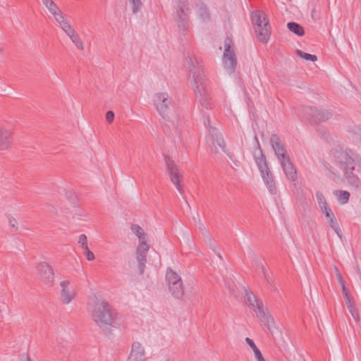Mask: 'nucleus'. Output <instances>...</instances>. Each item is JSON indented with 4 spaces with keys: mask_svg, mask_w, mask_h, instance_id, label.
<instances>
[{
    "mask_svg": "<svg viewBox=\"0 0 361 361\" xmlns=\"http://www.w3.org/2000/svg\"><path fill=\"white\" fill-rule=\"evenodd\" d=\"M354 150L333 149L330 152V159L332 164L343 172V176L348 184L357 187L360 178L354 173L353 167Z\"/></svg>",
    "mask_w": 361,
    "mask_h": 361,
    "instance_id": "1",
    "label": "nucleus"
},
{
    "mask_svg": "<svg viewBox=\"0 0 361 361\" xmlns=\"http://www.w3.org/2000/svg\"><path fill=\"white\" fill-rule=\"evenodd\" d=\"M190 78L195 97L201 106L205 110L211 109L212 103L210 101V92L202 67L198 64L197 66L192 64Z\"/></svg>",
    "mask_w": 361,
    "mask_h": 361,
    "instance_id": "2",
    "label": "nucleus"
},
{
    "mask_svg": "<svg viewBox=\"0 0 361 361\" xmlns=\"http://www.w3.org/2000/svg\"><path fill=\"white\" fill-rule=\"evenodd\" d=\"M91 317L106 334L110 333V327L114 323V316L113 310L107 302L97 300L91 310Z\"/></svg>",
    "mask_w": 361,
    "mask_h": 361,
    "instance_id": "3",
    "label": "nucleus"
},
{
    "mask_svg": "<svg viewBox=\"0 0 361 361\" xmlns=\"http://www.w3.org/2000/svg\"><path fill=\"white\" fill-rule=\"evenodd\" d=\"M255 140L257 146V150L254 152L256 164L269 192L272 195H274L276 193V187L274 180V176L268 167L266 157L262 152L257 136H255Z\"/></svg>",
    "mask_w": 361,
    "mask_h": 361,
    "instance_id": "4",
    "label": "nucleus"
},
{
    "mask_svg": "<svg viewBox=\"0 0 361 361\" xmlns=\"http://www.w3.org/2000/svg\"><path fill=\"white\" fill-rule=\"evenodd\" d=\"M131 230L139 239V244L136 250V259L137 262L139 274L142 275L145 273L147 254L149 249V245L147 243L146 233L139 225L133 224L131 226Z\"/></svg>",
    "mask_w": 361,
    "mask_h": 361,
    "instance_id": "5",
    "label": "nucleus"
},
{
    "mask_svg": "<svg viewBox=\"0 0 361 361\" xmlns=\"http://www.w3.org/2000/svg\"><path fill=\"white\" fill-rule=\"evenodd\" d=\"M245 291L246 305L252 308L257 316L264 323L269 330L271 331L274 326V319L269 314L268 310L264 307V305L251 291Z\"/></svg>",
    "mask_w": 361,
    "mask_h": 361,
    "instance_id": "6",
    "label": "nucleus"
},
{
    "mask_svg": "<svg viewBox=\"0 0 361 361\" xmlns=\"http://www.w3.org/2000/svg\"><path fill=\"white\" fill-rule=\"evenodd\" d=\"M251 18L258 39L262 43L267 42L270 36L271 27L265 13L260 11H255L252 13Z\"/></svg>",
    "mask_w": 361,
    "mask_h": 361,
    "instance_id": "7",
    "label": "nucleus"
},
{
    "mask_svg": "<svg viewBox=\"0 0 361 361\" xmlns=\"http://www.w3.org/2000/svg\"><path fill=\"white\" fill-rule=\"evenodd\" d=\"M223 64L224 68L229 74H232L235 72L237 66V59L233 42L229 37H226L224 39Z\"/></svg>",
    "mask_w": 361,
    "mask_h": 361,
    "instance_id": "8",
    "label": "nucleus"
},
{
    "mask_svg": "<svg viewBox=\"0 0 361 361\" xmlns=\"http://www.w3.org/2000/svg\"><path fill=\"white\" fill-rule=\"evenodd\" d=\"M153 104L156 110L159 113L177 111L176 104L166 92L155 94L153 97Z\"/></svg>",
    "mask_w": 361,
    "mask_h": 361,
    "instance_id": "9",
    "label": "nucleus"
},
{
    "mask_svg": "<svg viewBox=\"0 0 361 361\" xmlns=\"http://www.w3.org/2000/svg\"><path fill=\"white\" fill-rule=\"evenodd\" d=\"M165 164L166 170L170 180L173 184L176 187L178 191L182 195L184 192L183 188L180 184L181 175L179 172V169L174 161L169 156H164Z\"/></svg>",
    "mask_w": 361,
    "mask_h": 361,
    "instance_id": "10",
    "label": "nucleus"
},
{
    "mask_svg": "<svg viewBox=\"0 0 361 361\" xmlns=\"http://www.w3.org/2000/svg\"><path fill=\"white\" fill-rule=\"evenodd\" d=\"M188 12V4H186L185 1L183 3V5L178 6L174 16V20L180 32H185L189 28Z\"/></svg>",
    "mask_w": 361,
    "mask_h": 361,
    "instance_id": "11",
    "label": "nucleus"
},
{
    "mask_svg": "<svg viewBox=\"0 0 361 361\" xmlns=\"http://www.w3.org/2000/svg\"><path fill=\"white\" fill-rule=\"evenodd\" d=\"M37 276L40 280L48 286H52L54 281V274L52 267L47 262H40L37 266Z\"/></svg>",
    "mask_w": 361,
    "mask_h": 361,
    "instance_id": "12",
    "label": "nucleus"
},
{
    "mask_svg": "<svg viewBox=\"0 0 361 361\" xmlns=\"http://www.w3.org/2000/svg\"><path fill=\"white\" fill-rule=\"evenodd\" d=\"M127 361H147L144 347L137 341L132 343L131 351Z\"/></svg>",
    "mask_w": 361,
    "mask_h": 361,
    "instance_id": "13",
    "label": "nucleus"
},
{
    "mask_svg": "<svg viewBox=\"0 0 361 361\" xmlns=\"http://www.w3.org/2000/svg\"><path fill=\"white\" fill-rule=\"evenodd\" d=\"M11 129L0 126V150L8 149L13 142Z\"/></svg>",
    "mask_w": 361,
    "mask_h": 361,
    "instance_id": "14",
    "label": "nucleus"
},
{
    "mask_svg": "<svg viewBox=\"0 0 361 361\" xmlns=\"http://www.w3.org/2000/svg\"><path fill=\"white\" fill-rule=\"evenodd\" d=\"M61 300L64 304L70 303L75 297L73 290L70 287L69 281H63L60 283Z\"/></svg>",
    "mask_w": 361,
    "mask_h": 361,
    "instance_id": "15",
    "label": "nucleus"
},
{
    "mask_svg": "<svg viewBox=\"0 0 361 361\" xmlns=\"http://www.w3.org/2000/svg\"><path fill=\"white\" fill-rule=\"evenodd\" d=\"M279 163L288 180L295 181L297 179V171L290 161V158L283 160Z\"/></svg>",
    "mask_w": 361,
    "mask_h": 361,
    "instance_id": "16",
    "label": "nucleus"
},
{
    "mask_svg": "<svg viewBox=\"0 0 361 361\" xmlns=\"http://www.w3.org/2000/svg\"><path fill=\"white\" fill-rule=\"evenodd\" d=\"M54 20L60 27V28L64 32H66L71 27H73L70 23V22L66 19V15L63 13L61 10H59L56 13L52 15Z\"/></svg>",
    "mask_w": 361,
    "mask_h": 361,
    "instance_id": "17",
    "label": "nucleus"
},
{
    "mask_svg": "<svg viewBox=\"0 0 361 361\" xmlns=\"http://www.w3.org/2000/svg\"><path fill=\"white\" fill-rule=\"evenodd\" d=\"M65 33L70 38V39L72 41V42L75 45V47L78 49H80V50L84 49L83 43H82L79 35L74 30L73 27H71L69 30H68Z\"/></svg>",
    "mask_w": 361,
    "mask_h": 361,
    "instance_id": "18",
    "label": "nucleus"
},
{
    "mask_svg": "<svg viewBox=\"0 0 361 361\" xmlns=\"http://www.w3.org/2000/svg\"><path fill=\"white\" fill-rule=\"evenodd\" d=\"M169 289L173 297L177 299L182 298L184 295V287L182 280L169 286Z\"/></svg>",
    "mask_w": 361,
    "mask_h": 361,
    "instance_id": "19",
    "label": "nucleus"
},
{
    "mask_svg": "<svg viewBox=\"0 0 361 361\" xmlns=\"http://www.w3.org/2000/svg\"><path fill=\"white\" fill-rule=\"evenodd\" d=\"M197 13L200 18L203 21H207L210 18L209 10L206 5L202 2L196 4Z\"/></svg>",
    "mask_w": 361,
    "mask_h": 361,
    "instance_id": "20",
    "label": "nucleus"
},
{
    "mask_svg": "<svg viewBox=\"0 0 361 361\" xmlns=\"http://www.w3.org/2000/svg\"><path fill=\"white\" fill-rule=\"evenodd\" d=\"M308 116L306 119L312 126H317L322 122L329 119L328 114H307Z\"/></svg>",
    "mask_w": 361,
    "mask_h": 361,
    "instance_id": "21",
    "label": "nucleus"
},
{
    "mask_svg": "<svg viewBox=\"0 0 361 361\" xmlns=\"http://www.w3.org/2000/svg\"><path fill=\"white\" fill-rule=\"evenodd\" d=\"M166 280L168 283V286H170L182 279L176 272L173 271L171 268H168L166 273Z\"/></svg>",
    "mask_w": 361,
    "mask_h": 361,
    "instance_id": "22",
    "label": "nucleus"
},
{
    "mask_svg": "<svg viewBox=\"0 0 361 361\" xmlns=\"http://www.w3.org/2000/svg\"><path fill=\"white\" fill-rule=\"evenodd\" d=\"M245 342L252 349L255 356L257 361H266L264 357L262 356L260 350L257 348L254 341L250 338H245Z\"/></svg>",
    "mask_w": 361,
    "mask_h": 361,
    "instance_id": "23",
    "label": "nucleus"
},
{
    "mask_svg": "<svg viewBox=\"0 0 361 361\" xmlns=\"http://www.w3.org/2000/svg\"><path fill=\"white\" fill-rule=\"evenodd\" d=\"M287 27L290 31L298 36H302L305 33L303 27L297 23L290 22L287 24Z\"/></svg>",
    "mask_w": 361,
    "mask_h": 361,
    "instance_id": "24",
    "label": "nucleus"
},
{
    "mask_svg": "<svg viewBox=\"0 0 361 361\" xmlns=\"http://www.w3.org/2000/svg\"><path fill=\"white\" fill-rule=\"evenodd\" d=\"M334 194L336 195L338 201L341 204H346L350 197V192L346 190H336L334 192Z\"/></svg>",
    "mask_w": 361,
    "mask_h": 361,
    "instance_id": "25",
    "label": "nucleus"
},
{
    "mask_svg": "<svg viewBox=\"0 0 361 361\" xmlns=\"http://www.w3.org/2000/svg\"><path fill=\"white\" fill-rule=\"evenodd\" d=\"M126 3L127 5L130 6L134 14L140 11L142 6V0H126Z\"/></svg>",
    "mask_w": 361,
    "mask_h": 361,
    "instance_id": "26",
    "label": "nucleus"
},
{
    "mask_svg": "<svg viewBox=\"0 0 361 361\" xmlns=\"http://www.w3.org/2000/svg\"><path fill=\"white\" fill-rule=\"evenodd\" d=\"M270 142L271 144V147L274 151H276L278 149L284 147V145L281 142L280 137L276 134L271 135L270 137Z\"/></svg>",
    "mask_w": 361,
    "mask_h": 361,
    "instance_id": "27",
    "label": "nucleus"
},
{
    "mask_svg": "<svg viewBox=\"0 0 361 361\" xmlns=\"http://www.w3.org/2000/svg\"><path fill=\"white\" fill-rule=\"evenodd\" d=\"M275 155L276 156L279 162L290 158L285 147H283L277 150L274 151Z\"/></svg>",
    "mask_w": 361,
    "mask_h": 361,
    "instance_id": "28",
    "label": "nucleus"
},
{
    "mask_svg": "<svg viewBox=\"0 0 361 361\" xmlns=\"http://www.w3.org/2000/svg\"><path fill=\"white\" fill-rule=\"evenodd\" d=\"M348 310L351 313L353 317L357 321L359 319L358 310L355 307V302L352 300L350 302H346Z\"/></svg>",
    "mask_w": 361,
    "mask_h": 361,
    "instance_id": "29",
    "label": "nucleus"
},
{
    "mask_svg": "<svg viewBox=\"0 0 361 361\" xmlns=\"http://www.w3.org/2000/svg\"><path fill=\"white\" fill-rule=\"evenodd\" d=\"M329 226L331 228L335 231V233L338 235L339 238H341L342 236V231L340 228V226L337 222V220L336 217H333L332 219H329Z\"/></svg>",
    "mask_w": 361,
    "mask_h": 361,
    "instance_id": "30",
    "label": "nucleus"
},
{
    "mask_svg": "<svg viewBox=\"0 0 361 361\" xmlns=\"http://www.w3.org/2000/svg\"><path fill=\"white\" fill-rule=\"evenodd\" d=\"M295 53L299 57L302 58L306 61H316L317 60V56L305 53L299 49H297Z\"/></svg>",
    "mask_w": 361,
    "mask_h": 361,
    "instance_id": "31",
    "label": "nucleus"
},
{
    "mask_svg": "<svg viewBox=\"0 0 361 361\" xmlns=\"http://www.w3.org/2000/svg\"><path fill=\"white\" fill-rule=\"evenodd\" d=\"M204 125L208 128L211 135L214 140L216 139V136H221L219 135L218 129L210 126V121L209 118L204 119Z\"/></svg>",
    "mask_w": 361,
    "mask_h": 361,
    "instance_id": "32",
    "label": "nucleus"
},
{
    "mask_svg": "<svg viewBox=\"0 0 361 361\" xmlns=\"http://www.w3.org/2000/svg\"><path fill=\"white\" fill-rule=\"evenodd\" d=\"M353 167L354 168V171L355 168L357 169V171L361 169V155L354 151V154L353 157Z\"/></svg>",
    "mask_w": 361,
    "mask_h": 361,
    "instance_id": "33",
    "label": "nucleus"
},
{
    "mask_svg": "<svg viewBox=\"0 0 361 361\" xmlns=\"http://www.w3.org/2000/svg\"><path fill=\"white\" fill-rule=\"evenodd\" d=\"M48 11L49 12L53 15L55 13H56L57 11H59V10H61V8L59 7V6L54 1V0H52L51 1H50L47 5H46L44 6Z\"/></svg>",
    "mask_w": 361,
    "mask_h": 361,
    "instance_id": "34",
    "label": "nucleus"
},
{
    "mask_svg": "<svg viewBox=\"0 0 361 361\" xmlns=\"http://www.w3.org/2000/svg\"><path fill=\"white\" fill-rule=\"evenodd\" d=\"M262 271L267 283H271L274 281L272 274L264 266L262 267Z\"/></svg>",
    "mask_w": 361,
    "mask_h": 361,
    "instance_id": "35",
    "label": "nucleus"
},
{
    "mask_svg": "<svg viewBox=\"0 0 361 361\" xmlns=\"http://www.w3.org/2000/svg\"><path fill=\"white\" fill-rule=\"evenodd\" d=\"M215 140L217 145L219 146V147L221 148L225 153H226V145L222 136H216Z\"/></svg>",
    "mask_w": 361,
    "mask_h": 361,
    "instance_id": "36",
    "label": "nucleus"
},
{
    "mask_svg": "<svg viewBox=\"0 0 361 361\" xmlns=\"http://www.w3.org/2000/svg\"><path fill=\"white\" fill-rule=\"evenodd\" d=\"M82 249L84 250L83 253L86 256V258L88 261H92L94 259V255L92 251L90 250L88 246Z\"/></svg>",
    "mask_w": 361,
    "mask_h": 361,
    "instance_id": "37",
    "label": "nucleus"
},
{
    "mask_svg": "<svg viewBox=\"0 0 361 361\" xmlns=\"http://www.w3.org/2000/svg\"><path fill=\"white\" fill-rule=\"evenodd\" d=\"M78 244H80L82 248L86 247L87 245V239L85 234H81L79 236Z\"/></svg>",
    "mask_w": 361,
    "mask_h": 361,
    "instance_id": "38",
    "label": "nucleus"
},
{
    "mask_svg": "<svg viewBox=\"0 0 361 361\" xmlns=\"http://www.w3.org/2000/svg\"><path fill=\"white\" fill-rule=\"evenodd\" d=\"M8 219L9 226L13 228L15 231H18V228L17 226L18 224L16 219L11 216H8Z\"/></svg>",
    "mask_w": 361,
    "mask_h": 361,
    "instance_id": "39",
    "label": "nucleus"
},
{
    "mask_svg": "<svg viewBox=\"0 0 361 361\" xmlns=\"http://www.w3.org/2000/svg\"><path fill=\"white\" fill-rule=\"evenodd\" d=\"M322 213L329 219H332L333 217L335 216L334 214L333 213V212L330 207H329L328 209H326L325 210H323Z\"/></svg>",
    "mask_w": 361,
    "mask_h": 361,
    "instance_id": "40",
    "label": "nucleus"
},
{
    "mask_svg": "<svg viewBox=\"0 0 361 361\" xmlns=\"http://www.w3.org/2000/svg\"><path fill=\"white\" fill-rule=\"evenodd\" d=\"M318 204L326 202L325 197L321 192L317 191L315 194Z\"/></svg>",
    "mask_w": 361,
    "mask_h": 361,
    "instance_id": "41",
    "label": "nucleus"
},
{
    "mask_svg": "<svg viewBox=\"0 0 361 361\" xmlns=\"http://www.w3.org/2000/svg\"><path fill=\"white\" fill-rule=\"evenodd\" d=\"M342 290H343V293L345 296V298L346 300V302H350L352 301L350 297V295L347 290V289L345 288V287L344 286V285L342 286Z\"/></svg>",
    "mask_w": 361,
    "mask_h": 361,
    "instance_id": "42",
    "label": "nucleus"
},
{
    "mask_svg": "<svg viewBox=\"0 0 361 361\" xmlns=\"http://www.w3.org/2000/svg\"><path fill=\"white\" fill-rule=\"evenodd\" d=\"M270 286L271 290L273 292H278V286L276 283L274 281L271 283H269Z\"/></svg>",
    "mask_w": 361,
    "mask_h": 361,
    "instance_id": "43",
    "label": "nucleus"
},
{
    "mask_svg": "<svg viewBox=\"0 0 361 361\" xmlns=\"http://www.w3.org/2000/svg\"><path fill=\"white\" fill-rule=\"evenodd\" d=\"M319 206L320 209H321L322 212L323 210H325L326 209H328L329 207L328 204H327V202H326V201L324 202H322V203L319 204Z\"/></svg>",
    "mask_w": 361,
    "mask_h": 361,
    "instance_id": "44",
    "label": "nucleus"
},
{
    "mask_svg": "<svg viewBox=\"0 0 361 361\" xmlns=\"http://www.w3.org/2000/svg\"><path fill=\"white\" fill-rule=\"evenodd\" d=\"M114 115L115 114H106V119L108 123H111L113 122L114 119Z\"/></svg>",
    "mask_w": 361,
    "mask_h": 361,
    "instance_id": "45",
    "label": "nucleus"
},
{
    "mask_svg": "<svg viewBox=\"0 0 361 361\" xmlns=\"http://www.w3.org/2000/svg\"><path fill=\"white\" fill-rule=\"evenodd\" d=\"M52 0H41L42 4L45 6L46 5H47L50 1H51Z\"/></svg>",
    "mask_w": 361,
    "mask_h": 361,
    "instance_id": "46",
    "label": "nucleus"
},
{
    "mask_svg": "<svg viewBox=\"0 0 361 361\" xmlns=\"http://www.w3.org/2000/svg\"><path fill=\"white\" fill-rule=\"evenodd\" d=\"M228 288H229L231 293H233V291H234V286H228Z\"/></svg>",
    "mask_w": 361,
    "mask_h": 361,
    "instance_id": "47",
    "label": "nucleus"
},
{
    "mask_svg": "<svg viewBox=\"0 0 361 361\" xmlns=\"http://www.w3.org/2000/svg\"><path fill=\"white\" fill-rule=\"evenodd\" d=\"M169 114H163L162 117L165 121H167L166 117H169Z\"/></svg>",
    "mask_w": 361,
    "mask_h": 361,
    "instance_id": "48",
    "label": "nucleus"
},
{
    "mask_svg": "<svg viewBox=\"0 0 361 361\" xmlns=\"http://www.w3.org/2000/svg\"><path fill=\"white\" fill-rule=\"evenodd\" d=\"M24 361H31V360H30V359L29 356H28V355H26V357H25V360H24Z\"/></svg>",
    "mask_w": 361,
    "mask_h": 361,
    "instance_id": "49",
    "label": "nucleus"
},
{
    "mask_svg": "<svg viewBox=\"0 0 361 361\" xmlns=\"http://www.w3.org/2000/svg\"><path fill=\"white\" fill-rule=\"evenodd\" d=\"M217 255H218V257H219L220 259H221V255H220L219 253H218V254H217Z\"/></svg>",
    "mask_w": 361,
    "mask_h": 361,
    "instance_id": "50",
    "label": "nucleus"
},
{
    "mask_svg": "<svg viewBox=\"0 0 361 361\" xmlns=\"http://www.w3.org/2000/svg\"><path fill=\"white\" fill-rule=\"evenodd\" d=\"M106 113L111 114V113H113V111H108Z\"/></svg>",
    "mask_w": 361,
    "mask_h": 361,
    "instance_id": "51",
    "label": "nucleus"
},
{
    "mask_svg": "<svg viewBox=\"0 0 361 361\" xmlns=\"http://www.w3.org/2000/svg\"><path fill=\"white\" fill-rule=\"evenodd\" d=\"M165 125H166L168 128H170V127H171V126H170V125H169V124H167V123H166Z\"/></svg>",
    "mask_w": 361,
    "mask_h": 361,
    "instance_id": "52",
    "label": "nucleus"
},
{
    "mask_svg": "<svg viewBox=\"0 0 361 361\" xmlns=\"http://www.w3.org/2000/svg\"><path fill=\"white\" fill-rule=\"evenodd\" d=\"M184 1H185L186 4H188L185 0H183V2L181 3V5H183V3Z\"/></svg>",
    "mask_w": 361,
    "mask_h": 361,
    "instance_id": "53",
    "label": "nucleus"
},
{
    "mask_svg": "<svg viewBox=\"0 0 361 361\" xmlns=\"http://www.w3.org/2000/svg\"><path fill=\"white\" fill-rule=\"evenodd\" d=\"M0 51H1V49L0 48Z\"/></svg>",
    "mask_w": 361,
    "mask_h": 361,
    "instance_id": "54",
    "label": "nucleus"
}]
</instances>
